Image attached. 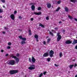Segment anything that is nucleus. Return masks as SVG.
<instances>
[{
    "mask_svg": "<svg viewBox=\"0 0 77 77\" xmlns=\"http://www.w3.org/2000/svg\"><path fill=\"white\" fill-rule=\"evenodd\" d=\"M7 63L8 65H14L15 63V60H9L8 62Z\"/></svg>",
    "mask_w": 77,
    "mask_h": 77,
    "instance_id": "obj_1",
    "label": "nucleus"
},
{
    "mask_svg": "<svg viewBox=\"0 0 77 77\" xmlns=\"http://www.w3.org/2000/svg\"><path fill=\"white\" fill-rule=\"evenodd\" d=\"M18 72V70H10L9 72V73L11 75H13V74H15L16 73H17Z\"/></svg>",
    "mask_w": 77,
    "mask_h": 77,
    "instance_id": "obj_2",
    "label": "nucleus"
},
{
    "mask_svg": "<svg viewBox=\"0 0 77 77\" xmlns=\"http://www.w3.org/2000/svg\"><path fill=\"white\" fill-rule=\"evenodd\" d=\"M60 33L59 32L57 33V36H58L57 37V42H59V41H60L62 38V36L60 35Z\"/></svg>",
    "mask_w": 77,
    "mask_h": 77,
    "instance_id": "obj_3",
    "label": "nucleus"
},
{
    "mask_svg": "<svg viewBox=\"0 0 77 77\" xmlns=\"http://www.w3.org/2000/svg\"><path fill=\"white\" fill-rule=\"evenodd\" d=\"M53 54H54V51L52 50H51L49 52V56L51 57H53Z\"/></svg>",
    "mask_w": 77,
    "mask_h": 77,
    "instance_id": "obj_4",
    "label": "nucleus"
},
{
    "mask_svg": "<svg viewBox=\"0 0 77 77\" xmlns=\"http://www.w3.org/2000/svg\"><path fill=\"white\" fill-rule=\"evenodd\" d=\"M33 14H35V15H41V14H42V13H41V11H39L38 13L34 12V13L32 14V15H33Z\"/></svg>",
    "mask_w": 77,
    "mask_h": 77,
    "instance_id": "obj_5",
    "label": "nucleus"
},
{
    "mask_svg": "<svg viewBox=\"0 0 77 77\" xmlns=\"http://www.w3.org/2000/svg\"><path fill=\"white\" fill-rule=\"evenodd\" d=\"M10 17L11 18V20H15V16L14 15V14H12L10 16Z\"/></svg>",
    "mask_w": 77,
    "mask_h": 77,
    "instance_id": "obj_6",
    "label": "nucleus"
},
{
    "mask_svg": "<svg viewBox=\"0 0 77 77\" xmlns=\"http://www.w3.org/2000/svg\"><path fill=\"white\" fill-rule=\"evenodd\" d=\"M19 38H20V39H22V40H23L24 41H26V38H23L21 36H19Z\"/></svg>",
    "mask_w": 77,
    "mask_h": 77,
    "instance_id": "obj_7",
    "label": "nucleus"
},
{
    "mask_svg": "<svg viewBox=\"0 0 77 77\" xmlns=\"http://www.w3.org/2000/svg\"><path fill=\"white\" fill-rule=\"evenodd\" d=\"M48 52H46L43 54V56L44 57H48L49 55L48 54Z\"/></svg>",
    "mask_w": 77,
    "mask_h": 77,
    "instance_id": "obj_8",
    "label": "nucleus"
},
{
    "mask_svg": "<svg viewBox=\"0 0 77 77\" xmlns=\"http://www.w3.org/2000/svg\"><path fill=\"white\" fill-rule=\"evenodd\" d=\"M65 43L66 44H71V43H72V42H71L70 40H68L66 41L65 42Z\"/></svg>",
    "mask_w": 77,
    "mask_h": 77,
    "instance_id": "obj_9",
    "label": "nucleus"
},
{
    "mask_svg": "<svg viewBox=\"0 0 77 77\" xmlns=\"http://www.w3.org/2000/svg\"><path fill=\"white\" fill-rule=\"evenodd\" d=\"M32 60L33 63H35V62H36V60L33 57H32Z\"/></svg>",
    "mask_w": 77,
    "mask_h": 77,
    "instance_id": "obj_10",
    "label": "nucleus"
},
{
    "mask_svg": "<svg viewBox=\"0 0 77 77\" xmlns=\"http://www.w3.org/2000/svg\"><path fill=\"white\" fill-rule=\"evenodd\" d=\"M76 44H77V39L74 40L72 43V45H75Z\"/></svg>",
    "mask_w": 77,
    "mask_h": 77,
    "instance_id": "obj_11",
    "label": "nucleus"
},
{
    "mask_svg": "<svg viewBox=\"0 0 77 77\" xmlns=\"http://www.w3.org/2000/svg\"><path fill=\"white\" fill-rule=\"evenodd\" d=\"M51 4L49 3L47 4V7L48 8L50 9V8H51Z\"/></svg>",
    "mask_w": 77,
    "mask_h": 77,
    "instance_id": "obj_12",
    "label": "nucleus"
},
{
    "mask_svg": "<svg viewBox=\"0 0 77 77\" xmlns=\"http://www.w3.org/2000/svg\"><path fill=\"white\" fill-rule=\"evenodd\" d=\"M28 69L30 70H32V69H34L35 68V67L32 66H30L28 67Z\"/></svg>",
    "mask_w": 77,
    "mask_h": 77,
    "instance_id": "obj_13",
    "label": "nucleus"
},
{
    "mask_svg": "<svg viewBox=\"0 0 77 77\" xmlns=\"http://www.w3.org/2000/svg\"><path fill=\"white\" fill-rule=\"evenodd\" d=\"M31 8L32 11H34L35 9V5H32L31 6Z\"/></svg>",
    "mask_w": 77,
    "mask_h": 77,
    "instance_id": "obj_14",
    "label": "nucleus"
},
{
    "mask_svg": "<svg viewBox=\"0 0 77 77\" xmlns=\"http://www.w3.org/2000/svg\"><path fill=\"white\" fill-rule=\"evenodd\" d=\"M15 59L16 60V63L17 64H18V62H19V58L17 57V58H16Z\"/></svg>",
    "mask_w": 77,
    "mask_h": 77,
    "instance_id": "obj_15",
    "label": "nucleus"
},
{
    "mask_svg": "<svg viewBox=\"0 0 77 77\" xmlns=\"http://www.w3.org/2000/svg\"><path fill=\"white\" fill-rule=\"evenodd\" d=\"M73 66H74V64H72V65H70V66H69V67L70 68V69H72V68H73Z\"/></svg>",
    "mask_w": 77,
    "mask_h": 77,
    "instance_id": "obj_16",
    "label": "nucleus"
},
{
    "mask_svg": "<svg viewBox=\"0 0 77 77\" xmlns=\"http://www.w3.org/2000/svg\"><path fill=\"white\" fill-rule=\"evenodd\" d=\"M64 9L66 12H68V11H69V9H68V8L67 7H65Z\"/></svg>",
    "mask_w": 77,
    "mask_h": 77,
    "instance_id": "obj_17",
    "label": "nucleus"
},
{
    "mask_svg": "<svg viewBox=\"0 0 77 77\" xmlns=\"http://www.w3.org/2000/svg\"><path fill=\"white\" fill-rule=\"evenodd\" d=\"M39 26H41V27H43V28H44V27H45V26L42 24V23H39Z\"/></svg>",
    "mask_w": 77,
    "mask_h": 77,
    "instance_id": "obj_18",
    "label": "nucleus"
},
{
    "mask_svg": "<svg viewBox=\"0 0 77 77\" xmlns=\"http://www.w3.org/2000/svg\"><path fill=\"white\" fill-rule=\"evenodd\" d=\"M70 1H71V2H72V3H75V2H77V0H70Z\"/></svg>",
    "mask_w": 77,
    "mask_h": 77,
    "instance_id": "obj_19",
    "label": "nucleus"
},
{
    "mask_svg": "<svg viewBox=\"0 0 77 77\" xmlns=\"http://www.w3.org/2000/svg\"><path fill=\"white\" fill-rule=\"evenodd\" d=\"M34 37L35 39H37L38 38V35H37V34H35L34 35Z\"/></svg>",
    "mask_w": 77,
    "mask_h": 77,
    "instance_id": "obj_20",
    "label": "nucleus"
},
{
    "mask_svg": "<svg viewBox=\"0 0 77 77\" xmlns=\"http://www.w3.org/2000/svg\"><path fill=\"white\" fill-rule=\"evenodd\" d=\"M29 35L30 36H32V32H31V30L30 29L29 30Z\"/></svg>",
    "mask_w": 77,
    "mask_h": 77,
    "instance_id": "obj_21",
    "label": "nucleus"
},
{
    "mask_svg": "<svg viewBox=\"0 0 77 77\" xmlns=\"http://www.w3.org/2000/svg\"><path fill=\"white\" fill-rule=\"evenodd\" d=\"M21 43L22 45H23V44H26V42H25L24 41H22L21 42Z\"/></svg>",
    "mask_w": 77,
    "mask_h": 77,
    "instance_id": "obj_22",
    "label": "nucleus"
},
{
    "mask_svg": "<svg viewBox=\"0 0 77 77\" xmlns=\"http://www.w3.org/2000/svg\"><path fill=\"white\" fill-rule=\"evenodd\" d=\"M50 40H51V39L50 38H48L47 39V43L48 44V43H49V42H50Z\"/></svg>",
    "mask_w": 77,
    "mask_h": 77,
    "instance_id": "obj_23",
    "label": "nucleus"
},
{
    "mask_svg": "<svg viewBox=\"0 0 77 77\" xmlns=\"http://www.w3.org/2000/svg\"><path fill=\"white\" fill-rule=\"evenodd\" d=\"M68 17L70 19V20H72V19H73V17H72L71 16L69 15H68Z\"/></svg>",
    "mask_w": 77,
    "mask_h": 77,
    "instance_id": "obj_24",
    "label": "nucleus"
},
{
    "mask_svg": "<svg viewBox=\"0 0 77 77\" xmlns=\"http://www.w3.org/2000/svg\"><path fill=\"white\" fill-rule=\"evenodd\" d=\"M60 9V7H58L57 9L56 10V12H57V11H59V10Z\"/></svg>",
    "mask_w": 77,
    "mask_h": 77,
    "instance_id": "obj_25",
    "label": "nucleus"
},
{
    "mask_svg": "<svg viewBox=\"0 0 77 77\" xmlns=\"http://www.w3.org/2000/svg\"><path fill=\"white\" fill-rule=\"evenodd\" d=\"M49 34H50V35H51L52 36H54L53 33H52L51 32V31L49 32Z\"/></svg>",
    "mask_w": 77,
    "mask_h": 77,
    "instance_id": "obj_26",
    "label": "nucleus"
},
{
    "mask_svg": "<svg viewBox=\"0 0 77 77\" xmlns=\"http://www.w3.org/2000/svg\"><path fill=\"white\" fill-rule=\"evenodd\" d=\"M11 56H12V58H14V59H15L17 58V57H16L15 56H13L12 55Z\"/></svg>",
    "mask_w": 77,
    "mask_h": 77,
    "instance_id": "obj_27",
    "label": "nucleus"
},
{
    "mask_svg": "<svg viewBox=\"0 0 77 77\" xmlns=\"http://www.w3.org/2000/svg\"><path fill=\"white\" fill-rule=\"evenodd\" d=\"M43 75V73H41L40 74V75L38 76V77H42Z\"/></svg>",
    "mask_w": 77,
    "mask_h": 77,
    "instance_id": "obj_28",
    "label": "nucleus"
},
{
    "mask_svg": "<svg viewBox=\"0 0 77 77\" xmlns=\"http://www.w3.org/2000/svg\"><path fill=\"white\" fill-rule=\"evenodd\" d=\"M62 52H60V57H62Z\"/></svg>",
    "mask_w": 77,
    "mask_h": 77,
    "instance_id": "obj_29",
    "label": "nucleus"
},
{
    "mask_svg": "<svg viewBox=\"0 0 77 77\" xmlns=\"http://www.w3.org/2000/svg\"><path fill=\"white\" fill-rule=\"evenodd\" d=\"M47 60H48V62H50V60H51V58H49L47 59Z\"/></svg>",
    "mask_w": 77,
    "mask_h": 77,
    "instance_id": "obj_30",
    "label": "nucleus"
},
{
    "mask_svg": "<svg viewBox=\"0 0 77 77\" xmlns=\"http://www.w3.org/2000/svg\"><path fill=\"white\" fill-rule=\"evenodd\" d=\"M28 59L29 62H32V60H31V58H29Z\"/></svg>",
    "mask_w": 77,
    "mask_h": 77,
    "instance_id": "obj_31",
    "label": "nucleus"
},
{
    "mask_svg": "<svg viewBox=\"0 0 77 77\" xmlns=\"http://www.w3.org/2000/svg\"><path fill=\"white\" fill-rule=\"evenodd\" d=\"M41 9V7H39L38 8V11H40Z\"/></svg>",
    "mask_w": 77,
    "mask_h": 77,
    "instance_id": "obj_32",
    "label": "nucleus"
},
{
    "mask_svg": "<svg viewBox=\"0 0 77 77\" xmlns=\"http://www.w3.org/2000/svg\"><path fill=\"white\" fill-rule=\"evenodd\" d=\"M1 2L3 3H5V0H1Z\"/></svg>",
    "mask_w": 77,
    "mask_h": 77,
    "instance_id": "obj_33",
    "label": "nucleus"
},
{
    "mask_svg": "<svg viewBox=\"0 0 77 77\" xmlns=\"http://www.w3.org/2000/svg\"><path fill=\"white\" fill-rule=\"evenodd\" d=\"M3 12V10L2 9H0V13H2V12Z\"/></svg>",
    "mask_w": 77,
    "mask_h": 77,
    "instance_id": "obj_34",
    "label": "nucleus"
},
{
    "mask_svg": "<svg viewBox=\"0 0 77 77\" xmlns=\"http://www.w3.org/2000/svg\"><path fill=\"white\" fill-rule=\"evenodd\" d=\"M11 44H12L11 43V42H9L8 43V45H11Z\"/></svg>",
    "mask_w": 77,
    "mask_h": 77,
    "instance_id": "obj_35",
    "label": "nucleus"
},
{
    "mask_svg": "<svg viewBox=\"0 0 77 77\" xmlns=\"http://www.w3.org/2000/svg\"><path fill=\"white\" fill-rule=\"evenodd\" d=\"M77 66V64L76 63H75L74 64V68H75V67H76V66Z\"/></svg>",
    "mask_w": 77,
    "mask_h": 77,
    "instance_id": "obj_36",
    "label": "nucleus"
},
{
    "mask_svg": "<svg viewBox=\"0 0 77 77\" xmlns=\"http://www.w3.org/2000/svg\"><path fill=\"white\" fill-rule=\"evenodd\" d=\"M46 73H47V72H46V71H45V72H43V75H45V74H46Z\"/></svg>",
    "mask_w": 77,
    "mask_h": 77,
    "instance_id": "obj_37",
    "label": "nucleus"
},
{
    "mask_svg": "<svg viewBox=\"0 0 77 77\" xmlns=\"http://www.w3.org/2000/svg\"><path fill=\"white\" fill-rule=\"evenodd\" d=\"M61 2L60 1H58L57 3H58V4H59Z\"/></svg>",
    "mask_w": 77,
    "mask_h": 77,
    "instance_id": "obj_38",
    "label": "nucleus"
},
{
    "mask_svg": "<svg viewBox=\"0 0 77 77\" xmlns=\"http://www.w3.org/2000/svg\"><path fill=\"white\" fill-rule=\"evenodd\" d=\"M11 47L10 46H8V47H7V49H10V48H11Z\"/></svg>",
    "mask_w": 77,
    "mask_h": 77,
    "instance_id": "obj_39",
    "label": "nucleus"
},
{
    "mask_svg": "<svg viewBox=\"0 0 77 77\" xmlns=\"http://www.w3.org/2000/svg\"><path fill=\"white\" fill-rule=\"evenodd\" d=\"M43 44L44 45H46V42L45 41H44L43 42Z\"/></svg>",
    "mask_w": 77,
    "mask_h": 77,
    "instance_id": "obj_40",
    "label": "nucleus"
},
{
    "mask_svg": "<svg viewBox=\"0 0 77 77\" xmlns=\"http://www.w3.org/2000/svg\"><path fill=\"white\" fill-rule=\"evenodd\" d=\"M17 11H14V14H17Z\"/></svg>",
    "mask_w": 77,
    "mask_h": 77,
    "instance_id": "obj_41",
    "label": "nucleus"
},
{
    "mask_svg": "<svg viewBox=\"0 0 77 77\" xmlns=\"http://www.w3.org/2000/svg\"><path fill=\"white\" fill-rule=\"evenodd\" d=\"M47 20H49V17H47L46 18Z\"/></svg>",
    "mask_w": 77,
    "mask_h": 77,
    "instance_id": "obj_42",
    "label": "nucleus"
},
{
    "mask_svg": "<svg viewBox=\"0 0 77 77\" xmlns=\"http://www.w3.org/2000/svg\"><path fill=\"white\" fill-rule=\"evenodd\" d=\"M51 32H53V33H55V32H56V31H55L54 30H51Z\"/></svg>",
    "mask_w": 77,
    "mask_h": 77,
    "instance_id": "obj_43",
    "label": "nucleus"
},
{
    "mask_svg": "<svg viewBox=\"0 0 77 77\" xmlns=\"http://www.w3.org/2000/svg\"><path fill=\"white\" fill-rule=\"evenodd\" d=\"M18 18L19 19H21V18H22V17H21V16H20Z\"/></svg>",
    "mask_w": 77,
    "mask_h": 77,
    "instance_id": "obj_44",
    "label": "nucleus"
},
{
    "mask_svg": "<svg viewBox=\"0 0 77 77\" xmlns=\"http://www.w3.org/2000/svg\"><path fill=\"white\" fill-rule=\"evenodd\" d=\"M54 30H58V28L56 27L54 29Z\"/></svg>",
    "mask_w": 77,
    "mask_h": 77,
    "instance_id": "obj_45",
    "label": "nucleus"
},
{
    "mask_svg": "<svg viewBox=\"0 0 77 77\" xmlns=\"http://www.w3.org/2000/svg\"><path fill=\"white\" fill-rule=\"evenodd\" d=\"M4 29H5V30H7L8 29V27H4Z\"/></svg>",
    "mask_w": 77,
    "mask_h": 77,
    "instance_id": "obj_46",
    "label": "nucleus"
},
{
    "mask_svg": "<svg viewBox=\"0 0 77 77\" xmlns=\"http://www.w3.org/2000/svg\"><path fill=\"white\" fill-rule=\"evenodd\" d=\"M9 56V54H7L5 55V56L6 57H7V56Z\"/></svg>",
    "mask_w": 77,
    "mask_h": 77,
    "instance_id": "obj_47",
    "label": "nucleus"
},
{
    "mask_svg": "<svg viewBox=\"0 0 77 77\" xmlns=\"http://www.w3.org/2000/svg\"><path fill=\"white\" fill-rule=\"evenodd\" d=\"M1 52H2V53H3V52H4V51L2 49V50H1Z\"/></svg>",
    "mask_w": 77,
    "mask_h": 77,
    "instance_id": "obj_48",
    "label": "nucleus"
},
{
    "mask_svg": "<svg viewBox=\"0 0 77 77\" xmlns=\"http://www.w3.org/2000/svg\"><path fill=\"white\" fill-rule=\"evenodd\" d=\"M33 20H34V19H33V18H31V20L32 21H33Z\"/></svg>",
    "mask_w": 77,
    "mask_h": 77,
    "instance_id": "obj_49",
    "label": "nucleus"
},
{
    "mask_svg": "<svg viewBox=\"0 0 77 77\" xmlns=\"http://www.w3.org/2000/svg\"><path fill=\"white\" fill-rule=\"evenodd\" d=\"M19 55H20L19 54L17 53V54L16 55V56L18 57L19 56Z\"/></svg>",
    "mask_w": 77,
    "mask_h": 77,
    "instance_id": "obj_50",
    "label": "nucleus"
},
{
    "mask_svg": "<svg viewBox=\"0 0 77 77\" xmlns=\"http://www.w3.org/2000/svg\"><path fill=\"white\" fill-rule=\"evenodd\" d=\"M75 49H76V50H77V45L75 46Z\"/></svg>",
    "mask_w": 77,
    "mask_h": 77,
    "instance_id": "obj_51",
    "label": "nucleus"
},
{
    "mask_svg": "<svg viewBox=\"0 0 77 77\" xmlns=\"http://www.w3.org/2000/svg\"><path fill=\"white\" fill-rule=\"evenodd\" d=\"M59 24H62V21H60L59 22Z\"/></svg>",
    "mask_w": 77,
    "mask_h": 77,
    "instance_id": "obj_52",
    "label": "nucleus"
},
{
    "mask_svg": "<svg viewBox=\"0 0 77 77\" xmlns=\"http://www.w3.org/2000/svg\"><path fill=\"white\" fill-rule=\"evenodd\" d=\"M2 33H3V34H5V32L4 31L2 32Z\"/></svg>",
    "mask_w": 77,
    "mask_h": 77,
    "instance_id": "obj_53",
    "label": "nucleus"
},
{
    "mask_svg": "<svg viewBox=\"0 0 77 77\" xmlns=\"http://www.w3.org/2000/svg\"><path fill=\"white\" fill-rule=\"evenodd\" d=\"M75 21H77V19L75 18Z\"/></svg>",
    "mask_w": 77,
    "mask_h": 77,
    "instance_id": "obj_54",
    "label": "nucleus"
},
{
    "mask_svg": "<svg viewBox=\"0 0 77 77\" xmlns=\"http://www.w3.org/2000/svg\"><path fill=\"white\" fill-rule=\"evenodd\" d=\"M38 39H36V41L37 42H38V41H39V40Z\"/></svg>",
    "mask_w": 77,
    "mask_h": 77,
    "instance_id": "obj_55",
    "label": "nucleus"
},
{
    "mask_svg": "<svg viewBox=\"0 0 77 77\" xmlns=\"http://www.w3.org/2000/svg\"><path fill=\"white\" fill-rule=\"evenodd\" d=\"M0 18H2V16H0Z\"/></svg>",
    "mask_w": 77,
    "mask_h": 77,
    "instance_id": "obj_56",
    "label": "nucleus"
},
{
    "mask_svg": "<svg viewBox=\"0 0 77 77\" xmlns=\"http://www.w3.org/2000/svg\"><path fill=\"white\" fill-rule=\"evenodd\" d=\"M63 32H65V31L63 29Z\"/></svg>",
    "mask_w": 77,
    "mask_h": 77,
    "instance_id": "obj_57",
    "label": "nucleus"
},
{
    "mask_svg": "<svg viewBox=\"0 0 77 77\" xmlns=\"http://www.w3.org/2000/svg\"><path fill=\"white\" fill-rule=\"evenodd\" d=\"M55 66H57V65H56V64H55Z\"/></svg>",
    "mask_w": 77,
    "mask_h": 77,
    "instance_id": "obj_58",
    "label": "nucleus"
},
{
    "mask_svg": "<svg viewBox=\"0 0 77 77\" xmlns=\"http://www.w3.org/2000/svg\"><path fill=\"white\" fill-rule=\"evenodd\" d=\"M32 4H33V3H31L30 4H29V5H32Z\"/></svg>",
    "mask_w": 77,
    "mask_h": 77,
    "instance_id": "obj_59",
    "label": "nucleus"
},
{
    "mask_svg": "<svg viewBox=\"0 0 77 77\" xmlns=\"http://www.w3.org/2000/svg\"><path fill=\"white\" fill-rule=\"evenodd\" d=\"M31 66H35V65H31Z\"/></svg>",
    "mask_w": 77,
    "mask_h": 77,
    "instance_id": "obj_60",
    "label": "nucleus"
},
{
    "mask_svg": "<svg viewBox=\"0 0 77 77\" xmlns=\"http://www.w3.org/2000/svg\"><path fill=\"white\" fill-rule=\"evenodd\" d=\"M3 8H5V6H3Z\"/></svg>",
    "mask_w": 77,
    "mask_h": 77,
    "instance_id": "obj_61",
    "label": "nucleus"
},
{
    "mask_svg": "<svg viewBox=\"0 0 77 77\" xmlns=\"http://www.w3.org/2000/svg\"><path fill=\"white\" fill-rule=\"evenodd\" d=\"M73 60V61L74 62V61H75V60Z\"/></svg>",
    "mask_w": 77,
    "mask_h": 77,
    "instance_id": "obj_62",
    "label": "nucleus"
},
{
    "mask_svg": "<svg viewBox=\"0 0 77 77\" xmlns=\"http://www.w3.org/2000/svg\"><path fill=\"white\" fill-rule=\"evenodd\" d=\"M75 77H77V76L76 75L75 76Z\"/></svg>",
    "mask_w": 77,
    "mask_h": 77,
    "instance_id": "obj_63",
    "label": "nucleus"
},
{
    "mask_svg": "<svg viewBox=\"0 0 77 77\" xmlns=\"http://www.w3.org/2000/svg\"><path fill=\"white\" fill-rule=\"evenodd\" d=\"M25 77H26V75L25 76Z\"/></svg>",
    "mask_w": 77,
    "mask_h": 77,
    "instance_id": "obj_64",
    "label": "nucleus"
}]
</instances>
